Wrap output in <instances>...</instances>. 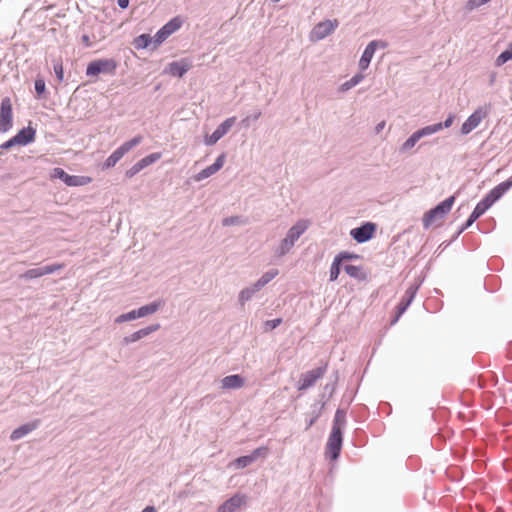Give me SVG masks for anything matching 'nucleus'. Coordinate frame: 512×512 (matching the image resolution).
I'll return each mask as SVG.
<instances>
[{
	"label": "nucleus",
	"instance_id": "1",
	"mask_svg": "<svg viewBox=\"0 0 512 512\" xmlns=\"http://www.w3.org/2000/svg\"><path fill=\"white\" fill-rule=\"evenodd\" d=\"M309 222L307 220H299L287 231L286 236L280 244L275 248L274 255L278 258L283 257L294 247L296 241L306 232Z\"/></svg>",
	"mask_w": 512,
	"mask_h": 512
},
{
	"label": "nucleus",
	"instance_id": "2",
	"mask_svg": "<svg viewBox=\"0 0 512 512\" xmlns=\"http://www.w3.org/2000/svg\"><path fill=\"white\" fill-rule=\"evenodd\" d=\"M455 202V196L452 195L440 202L438 205L427 211L423 216V226L428 229L437 221H441L450 212Z\"/></svg>",
	"mask_w": 512,
	"mask_h": 512
},
{
	"label": "nucleus",
	"instance_id": "3",
	"mask_svg": "<svg viewBox=\"0 0 512 512\" xmlns=\"http://www.w3.org/2000/svg\"><path fill=\"white\" fill-rule=\"evenodd\" d=\"M143 141V136L137 135L129 141L124 142L119 146L103 163V169L114 167L121 158L129 152L132 148L136 147Z\"/></svg>",
	"mask_w": 512,
	"mask_h": 512
},
{
	"label": "nucleus",
	"instance_id": "4",
	"mask_svg": "<svg viewBox=\"0 0 512 512\" xmlns=\"http://www.w3.org/2000/svg\"><path fill=\"white\" fill-rule=\"evenodd\" d=\"M118 64L112 58L97 59L91 61L86 68L87 76H97L99 74H115Z\"/></svg>",
	"mask_w": 512,
	"mask_h": 512
},
{
	"label": "nucleus",
	"instance_id": "5",
	"mask_svg": "<svg viewBox=\"0 0 512 512\" xmlns=\"http://www.w3.org/2000/svg\"><path fill=\"white\" fill-rule=\"evenodd\" d=\"M183 24L180 17H174L163 25L153 36V47L155 49L161 43H163L170 35L179 30Z\"/></svg>",
	"mask_w": 512,
	"mask_h": 512
},
{
	"label": "nucleus",
	"instance_id": "6",
	"mask_svg": "<svg viewBox=\"0 0 512 512\" xmlns=\"http://www.w3.org/2000/svg\"><path fill=\"white\" fill-rule=\"evenodd\" d=\"M327 366L328 365L326 363L323 366L317 367L316 369L301 374L300 380L298 381V390L304 391L314 386L317 380H319L325 375L327 371Z\"/></svg>",
	"mask_w": 512,
	"mask_h": 512
},
{
	"label": "nucleus",
	"instance_id": "7",
	"mask_svg": "<svg viewBox=\"0 0 512 512\" xmlns=\"http://www.w3.org/2000/svg\"><path fill=\"white\" fill-rule=\"evenodd\" d=\"M343 443V431L339 428H332L328 437L326 449L331 460H336L340 456Z\"/></svg>",
	"mask_w": 512,
	"mask_h": 512
},
{
	"label": "nucleus",
	"instance_id": "8",
	"mask_svg": "<svg viewBox=\"0 0 512 512\" xmlns=\"http://www.w3.org/2000/svg\"><path fill=\"white\" fill-rule=\"evenodd\" d=\"M13 126V109L9 97H4L0 105V132L5 133Z\"/></svg>",
	"mask_w": 512,
	"mask_h": 512
},
{
	"label": "nucleus",
	"instance_id": "9",
	"mask_svg": "<svg viewBox=\"0 0 512 512\" xmlns=\"http://www.w3.org/2000/svg\"><path fill=\"white\" fill-rule=\"evenodd\" d=\"M377 226L373 222H364L359 227L353 228L350 231V236L359 244L368 242L373 238Z\"/></svg>",
	"mask_w": 512,
	"mask_h": 512
},
{
	"label": "nucleus",
	"instance_id": "10",
	"mask_svg": "<svg viewBox=\"0 0 512 512\" xmlns=\"http://www.w3.org/2000/svg\"><path fill=\"white\" fill-rule=\"evenodd\" d=\"M236 122V117H230L224 120L211 135L204 137V143L207 146L216 144L223 136H225Z\"/></svg>",
	"mask_w": 512,
	"mask_h": 512
},
{
	"label": "nucleus",
	"instance_id": "11",
	"mask_svg": "<svg viewBox=\"0 0 512 512\" xmlns=\"http://www.w3.org/2000/svg\"><path fill=\"white\" fill-rule=\"evenodd\" d=\"M418 289H419V284H412L407 288V290L405 291V294L403 295V297L401 298L400 302L398 303V305L396 307L397 314H396L395 318L392 320V324H395L399 320L401 315L408 309V307L414 300Z\"/></svg>",
	"mask_w": 512,
	"mask_h": 512
},
{
	"label": "nucleus",
	"instance_id": "12",
	"mask_svg": "<svg viewBox=\"0 0 512 512\" xmlns=\"http://www.w3.org/2000/svg\"><path fill=\"white\" fill-rule=\"evenodd\" d=\"M491 207L490 203H488V200L483 198L480 202L477 203L474 210L466 220V222L460 227V229L457 231L454 238H457L461 233H463L466 229H468L470 226L473 225V223L480 218L489 208Z\"/></svg>",
	"mask_w": 512,
	"mask_h": 512
},
{
	"label": "nucleus",
	"instance_id": "13",
	"mask_svg": "<svg viewBox=\"0 0 512 512\" xmlns=\"http://www.w3.org/2000/svg\"><path fill=\"white\" fill-rule=\"evenodd\" d=\"M63 267H64L63 264L55 263V264H51V265L32 268V269L27 270L23 274H21L19 276V278L23 279V280L36 279V278L42 277L44 275L55 273L56 271L61 270Z\"/></svg>",
	"mask_w": 512,
	"mask_h": 512
},
{
	"label": "nucleus",
	"instance_id": "14",
	"mask_svg": "<svg viewBox=\"0 0 512 512\" xmlns=\"http://www.w3.org/2000/svg\"><path fill=\"white\" fill-rule=\"evenodd\" d=\"M338 25L339 22L337 19L319 22L313 28L311 36L315 40H322L329 36L330 34H332L334 30L338 27Z\"/></svg>",
	"mask_w": 512,
	"mask_h": 512
},
{
	"label": "nucleus",
	"instance_id": "15",
	"mask_svg": "<svg viewBox=\"0 0 512 512\" xmlns=\"http://www.w3.org/2000/svg\"><path fill=\"white\" fill-rule=\"evenodd\" d=\"M378 47L384 49L387 47V43L384 41L373 40L369 42L368 45L365 47L362 56L359 60V68L361 70H366L368 68L373 58V55Z\"/></svg>",
	"mask_w": 512,
	"mask_h": 512
},
{
	"label": "nucleus",
	"instance_id": "16",
	"mask_svg": "<svg viewBox=\"0 0 512 512\" xmlns=\"http://www.w3.org/2000/svg\"><path fill=\"white\" fill-rule=\"evenodd\" d=\"M51 177L55 179H60L67 186L77 187L86 184L85 177L69 175L62 168L56 167L52 170Z\"/></svg>",
	"mask_w": 512,
	"mask_h": 512
},
{
	"label": "nucleus",
	"instance_id": "17",
	"mask_svg": "<svg viewBox=\"0 0 512 512\" xmlns=\"http://www.w3.org/2000/svg\"><path fill=\"white\" fill-rule=\"evenodd\" d=\"M487 115V111L480 107L476 109L462 124L461 126V134L467 135L473 129H475L482 121V119Z\"/></svg>",
	"mask_w": 512,
	"mask_h": 512
},
{
	"label": "nucleus",
	"instance_id": "18",
	"mask_svg": "<svg viewBox=\"0 0 512 512\" xmlns=\"http://www.w3.org/2000/svg\"><path fill=\"white\" fill-rule=\"evenodd\" d=\"M512 187V176L508 178L506 181L501 182L493 189H491L486 196L485 199L488 200V203L492 206L496 201H498L510 188Z\"/></svg>",
	"mask_w": 512,
	"mask_h": 512
},
{
	"label": "nucleus",
	"instance_id": "19",
	"mask_svg": "<svg viewBox=\"0 0 512 512\" xmlns=\"http://www.w3.org/2000/svg\"><path fill=\"white\" fill-rule=\"evenodd\" d=\"M225 158L226 156L224 153L220 154L212 165L201 170L194 176L195 181H202L218 172L223 167Z\"/></svg>",
	"mask_w": 512,
	"mask_h": 512
},
{
	"label": "nucleus",
	"instance_id": "20",
	"mask_svg": "<svg viewBox=\"0 0 512 512\" xmlns=\"http://www.w3.org/2000/svg\"><path fill=\"white\" fill-rule=\"evenodd\" d=\"M160 327L161 326L159 323L151 324V325L144 327L130 335L125 336L122 340V343L125 345H129L131 343L137 342V341L141 340L142 338L150 335L151 333L158 331L160 329Z\"/></svg>",
	"mask_w": 512,
	"mask_h": 512
},
{
	"label": "nucleus",
	"instance_id": "21",
	"mask_svg": "<svg viewBox=\"0 0 512 512\" xmlns=\"http://www.w3.org/2000/svg\"><path fill=\"white\" fill-rule=\"evenodd\" d=\"M246 502V496L242 494H235L229 499H227L224 503H222L217 512H235L238 508H240Z\"/></svg>",
	"mask_w": 512,
	"mask_h": 512
},
{
	"label": "nucleus",
	"instance_id": "22",
	"mask_svg": "<svg viewBox=\"0 0 512 512\" xmlns=\"http://www.w3.org/2000/svg\"><path fill=\"white\" fill-rule=\"evenodd\" d=\"M191 68V63L187 59L173 61L169 63L166 72L174 77H183Z\"/></svg>",
	"mask_w": 512,
	"mask_h": 512
},
{
	"label": "nucleus",
	"instance_id": "23",
	"mask_svg": "<svg viewBox=\"0 0 512 512\" xmlns=\"http://www.w3.org/2000/svg\"><path fill=\"white\" fill-rule=\"evenodd\" d=\"M41 421L39 419L33 420L31 422L25 423L18 428H16L10 435V439L13 441L19 440L26 436L27 434L31 433L32 431L36 430Z\"/></svg>",
	"mask_w": 512,
	"mask_h": 512
},
{
	"label": "nucleus",
	"instance_id": "24",
	"mask_svg": "<svg viewBox=\"0 0 512 512\" xmlns=\"http://www.w3.org/2000/svg\"><path fill=\"white\" fill-rule=\"evenodd\" d=\"M245 379L239 374H233L221 379V389L231 390L240 389L244 386Z\"/></svg>",
	"mask_w": 512,
	"mask_h": 512
},
{
	"label": "nucleus",
	"instance_id": "25",
	"mask_svg": "<svg viewBox=\"0 0 512 512\" xmlns=\"http://www.w3.org/2000/svg\"><path fill=\"white\" fill-rule=\"evenodd\" d=\"M36 136V130L31 127L22 128L14 137L16 138L17 144L20 146H26L34 142Z\"/></svg>",
	"mask_w": 512,
	"mask_h": 512
},
{
	"label": "nucleus",
	"instance_id": "26",
	"mask_svg": "<svg viewBox=\"0 0 512 512\" xmlns=\"http://www.w3.org/2000/svg\"><path fill=\"white\" fill-rule=\"evenodd\" d=\"M162 305H163L162 301H154V302H151L144 306H141L138 309H135L137 317L143 318V317L152 315L155 312H157Z\"/></svg>",
	"mask_w": 512,
	"mask_h": 512
},
{
	"label": "nucleus",
	"instance_id": "27",
	"mask_svg": "<svg viewBox=\"0 0 512 512\" xmlns=\"http://www.w3.org/2000/svg\"><path fill=\"white\" fill-rule=\"evenodd\" d=\"M260 291V288H256V284L254 283L252 286L246 287L242 289L239 293V303L243 306L247 301H249L256 292Z\"/></svg>",
	"mask_w": 512,
	"mask_h": 512
},
{
	"label": "nucleus",
	"instance_id": "28",
	"mask_svg": "<svg viewBox=\"0 0 512 512\" xmlns=\"http://www.w3.org/2000/svg\"><path fill=\"white\" fill-rule=\"evenodd\" d=\"M150 44H153V37L149 34H141L133 41V46L137 50L146 49Z\"/></svg>",
	"mask_w": 512,
	"mask_h": 512
},
{
	"label": "nucleus",
	"instance_id": "29",
	"mask_svg": "<svg viewBox=\"0 0 512 512\" xmlns=\"http://www.w3.org/2000/svg\"><path fill=\"white\" fill-rule=\"evenodd\" d=\"M278 275L277 269H271L265 272L256 282V288H260V290L267 285L272 279H274Z\"/></svg>",
	"mask_w": 512,
	"mask_h": 512
},
{
	"label": "nucleus",
	"instance_id": "30",
	"mask_svg": "<svg viewBox=\"0 0 512 512\" xmlns=\"http://www.w3.org/2000/svg\"><path fill=\"white\" fill-rule=\"evenodd\" d=\"M345 425H346V411L339 408L335 412L332 428H339L340 430L343 431Z\"/></svg>",
	"mask_w": 512,
	"mask_h": 512
},
{
	"label": "nucleus",
	"instance_id": "31",
	"mask_svg": "<svg viewBox=\"0 0 512 512\" xmlns=\"http://www.w3.org/2000/svg\"><path fill=\"white\" fill-rule=\"evenodd\" d=\"M421 139L420 135H418V132L415 131L411 134V136L401 145L400 152H407L410 149H412L416 143Z\"/></svg>",
	"mask_w": 512,
	"mask_h": 512
},
{
	"label": "nucleus",
	"instance_id": "32",
	"mask_svg": "<svg viewBox=\"0 0 512 512\" xmlns=\"http://www.w3.org/2000/svg\"><path fill=\"white\" fill-rule=\"evenodd\" d=\"M363 79H364L363 74L357 73L352 78H350L348 81L344 82L341 85L340 90L348 91L351 88H353L354 86L358 85Z\"/></svg>",
	"mask_w": 512,
	"mask_h": 512
},
{
	"label": "nucleus",
	"instance_id": "33",
	"mask_svg": "<svg viewBox=\"0 0 512 512\" xmlns=\"http://www.w3.org/2000/svg\"><path fill=\"white\" fill-rule=\"evenodd\" d=\"M439 131H441V124H437V123L425 126L421 129L417 130L418 135H420L421 138L430 136Z\"/></svg>",
	"mask_w": 512,
	"mask_h": 512
},
{
	"label": "nucleus",
	"instance_id": "34",
	"mask_svg": "<svg viewBox=\"0 0 512 512\" xmlns=\"http://www.w3.org/2000/svg\"><path fill=\"white\" fill-rule=\"evenodd\" d=\"M161 158V153L155 152L147 155L146 157L142 158L138 161L139 166L143 170L144 168L148 167L149 165L155 163Z\"/></svg>",
	"mask_w": 512,
	"mask_h": 512
},
{
	"label": "nucleus",
	"instance_id": "35",
	"mask_svg": "<svg viewBox=\"0 0 512 512\" xmlns=\"http://www.w3.org/2000/svg\"><path fill=\"white\" fill-rule=\"evenodd\" d=\"M253 463V458H251L249 455L240 456L236 458L233 462V465L237 469H243Z\"/></svg>",
	"mask_w": 512,
	"mask_h": 512
},
{
	"label": "nucleus",
	"instance_id": "36",
	"mask_svg": "<svg viewBox=\"0 0 512 512\" xmlns=\"http://www.w3.org/2000/svg\"><path fill=\"white\" fill-rule=\"evenodd\" d=\"M344 271L352 278H362L361 268L359 266L347 264L344 266Z\"/></svg>",
	"mask_w": 512,
	"mask_h": 512
},
{
	"label": "nucleus",
	"instance_id": "37",
	"mask_svg": "<svg viewBox=\"0 0 512 512\" xmlns=\"http://www.w3.org/2000/svg\"><path fill=\"white\" fill-rule=\"evenodd\" d=\"M341 271V263L340 259L334 258L331 267H330V281L337 280Z\"/></svg>",
	"mask_w": 512,
	"mask_h": 512
},
{
	"label": "nucleus",
	"instance_id": "38",
	"mask_svg": "<svg viewBox=\"0 0 512 512\" xmlns=\"http://www.w3.org/2000/svg\"><path fill=\"white\" fill-rule=\"evenodd\" d=\"M138 319L135 309L131 310L127 313H123L115 318L116 324H121L127 321H132Z\"/></svg>",
	"mask_w": 512,
	"mask_h": 512
},
{
	"label": "nucleus",
	"instance_id": "39",
	"mask_svg": "<svg viewBox=\"0 0 512 512\" xmlns=\"http://www.w3.org/2000/svg\"><path fill=\"white\" fill-rule=\"evenodd\" d=\"M262 115L260 110H255L252 114L248 115L241 121V125L245 128L250 126V122H256Z\"/></svg>",
	"mask_w": 512,
	"mask_h": 512
},
{
	"label": "nucleus",
	"instance_id": "40",
	"mask_svg": "<svg viewBox=\"0 0 512 512\" xmlns=\"http://www.w3.org/2000/svg\"><path fill=\"white\" fill-rule=\"evenodd\" d=\"M512 59V50H505L500 53V55L496 58L495 64L496 66H502L506 62Z\"/></svg>",
	"mask_w": 512,
	"mask_h": 512
},
{
	"label": "nucleus",
	"instance_id": "41",
	"mask_svg": "<svg viewBox=\"0 0 512 512\" xmlns=\"http://www.w3.org/2000/svg\"><path fill=\"white\" fill-rule=\"evenodd\" d=\"M34 88L39 98H43L46 92V83L44 79L38 78L35 80Z\"/></svg>",
	"mask_w": 512,
	"mask_h": 512
},
{
	"label": "nucleus",
	"instance_id": "42",
	"mask_svg": "<svg viewBox=\"0 0 512 512\" xmlns=\"http://www.w3.org/2000/svg\"><path fill=\"white\" fill-rule=\"evenodd\" d=\"M268 454V448L265 446L259 447L252 451L249 456L253 458V462H255L259 457L265 458Z\"/></svg>",
	"mask_w": 512,
	"mask_h": 512
},
{
	"label": "nucleus",
	"instance_id": "43",
	"mask_svg": "<svg viewBox=\"0 0 512 512\" xmlns=\"http://www.w3.org/2000/svg\"><path fill=\"white\" fill-rule=\"evenodd\" d=\"M53 69H54V72H55V75H56L57 79L60 82L63 81L64 70H63L62 62L61 61L54 62Z\"/></svg>",
	"mask_w": 512,
	"mask_h": 512
},
{
	"label": "nucleus",
	"instance_id": "44",
	"mask_svg": "<svg viewBox=\"0 0 512 512\" xmlns=\"http://www.w3.org/2000/svg\"><path fill=\"white\" fill-rule=\"evenodd\" d=\"M337 371L335 372V381L332 384H326L324 387V393L321 395L322 398L325 397V394L328 393V398L332 397L335 392V386L337 382Z\"/></svg>",
	"mask_w": 512,
	"mask_h": 512
},
{
	"label": "nucleus",
	"instance_id": "45",
	"mask_svg": "<svg viewBox=\"0 0 512 512\" xmlns=\"http://www.w3.org/2000/svg\"><path fill=\"white\" fill-rule=\"evenodd\" d=\"M359 256L357 254H352V253H349V252H340L339 254H337L335 256L336 259H340V263L342 264L343 261L345 260H351V259H356L358 258Z\"/></svg>",
	"mask_w": 512,
	"mask_h": 512
},
{
	"label": "nucleus",
	"instance_id": "46",
	"mask_svg": "<svg viewBox=\"0 0 512 512\" xmlns=\"http://www.w3.org/2000/svg\"><path fill=\"white\" fill-rule=\"evenodd\" d=\"M240 223V217L239 216H231V217H226L222 220V225L227 227V226H231V225H237Z\"/></svg>",
	"mask_w": 512,
	"mask_h": 512
},
{
	"label": "nucleus",
	"instance_id": "47",
	"mask_svg": "<svg viewBox=\"0 0 512 512\" xmlns=\"http://www.w3.org/2000/svg\"><path fill=\"white\" fill-rule=\"evenodd\" d=\"M141 170H142V169H141V167L139 166V163H138V162H136L132 167H130V168L126 171L125 175H126V177H127V178H132V177H134L136 174H138Z\"/></svg>",
	"mask_w": 512,
	"mask_h": 512
},
{
	"label": "nucleus",
	"instance_id": "48",
	"mask_svg": "<svg viewBox=\"0 0 512 512\" xmlns=\"http://www.w3.org/2000/svg\"><path fill=\"white\" fill-rule=\"evenodd\" d=\"M482 6L479 0H468L465 4V10L471 12L474 9Z\"/></svg>",
	"mask_w": 512,
	"mask_h": 512
},
{
	"label": "nucleus",
	"instance_id": "49",
	"mask_svg": "<svg viewBox=\"0 0 512 512\" xmlns=\"http://www.w3.org/2000/svg\"><path fill=\"white\" fill-rule=\"evenodd\" d=\"M281 323H282V319L276 318V319L266 321L265 327H266V329L273 330V329L277 328Z\"/></svg>",
	"mask_w": 512,
	"mask_h": 512
},
{
	"label": "nucleus",
	"instance_id": "50",
	"mask_svg": "<svg viewBox=\"0 0 512 512\" xmlns=\"http://www.w3.org/2000/svg\"><path fill=\"white\" fill-rule=\"evenodd\" d=\"M16 145H18V144H17L16 138L13 136L12 138L7 140L6 142L2 143L0 145V149H2V150H9V149H11L12 147H14Z\"/></svg>",
	"mask_w": 512,
	"mask_h": 512
},
{
	"label": "nucleus",
	"instance_id": "51",
	"mask_svg": "<svg viewBox=\"0 0 512 512\" xmlns=\"http://www.w3.org/2000/svg\"><path fill=\"white\" fill-rule=\"evenodd\" d=\"M325 406V402L322 403L320 409L318 412H315L314 416L312 418H310L308 424H307V427L306 429H309L312 425H314V423L318 420V418L320 417L321 415V410L324 408Z\"/></svg>",
	"mask_w": 512,
	"mask_h": 512
},
{
	"label": "nucleus",
	"instance_id": "52",
	"mask_svg": "<svg viewBox=\"0 0 512 512\" xmlns=\"http://www.w3.org/2000/svg\"><path fill=\"white\" fill-rule=\"evenodd\" d=\"M454 121V115L450 114L447 119L444 122H439L438 124H441V130L443 128H448L452 125Z\"/></svg>",
	"mask_w": 512,
	"mask_h": 512
},
{
	"label": "nucleus",
	"instance_id": "53",
	"mask_svg": "<svg viewBox=\"0 0 512 512\" xmlns=\"http://www.w3.org/2000/svg\"><path fill=\"white\" fill-rule=\"evenodd\" d=\"M81 41H82V43H83V45H84L85 47H87V48L92 47V42H91V40H90L89 35H87V34L82 35V37H81Z\"/></svg>",
	"mask_w": 512,
	"mask_h": 512
},
{
	"label": "nucleus",
	"instance_id": "54",
	"mask_svg": "<svg viewBox=\"0 0 512 512\" xmlns=\"http://www.w3.org/2000/svg\"><path fill=\"white\" fill-rule=\"evenodd\" d=\"M117 4L121 9H126L129 6V0H117Z\"/></svg>",
	"mask_w": 512,
	"mask_h": 512
},
{
	"label": "nucleus",
	"instance_id": "55",
	"mask_svg": "<svg viewBox=\"0 0 512 512\" xmlns=\"http://www.w3.org/2000/svg\"><path fill=\"white\" fill-rule=\"evenodd\" d=\"M385 126V121H381L380 123H378L375 127V132L378 134L380 133V131H382V129L384 128Z\"/></svg>",
	"mask_w": 512,
	"mask_h": 512
},
{
	"label": "nucleus",
	"instance_id": "56",
	"mask_svg": "<svg viewBox=\"0 0 512 512\" xmlns=\"http://www.w3.org/2000/svg\"><path fill=\"white\" fill-rule=\"evenodd\" d=\"M141 512H156L154 506H147Z\"/></svg>",
	"mask_w": 512,
	"mask_h": 512
}]
</instances>
